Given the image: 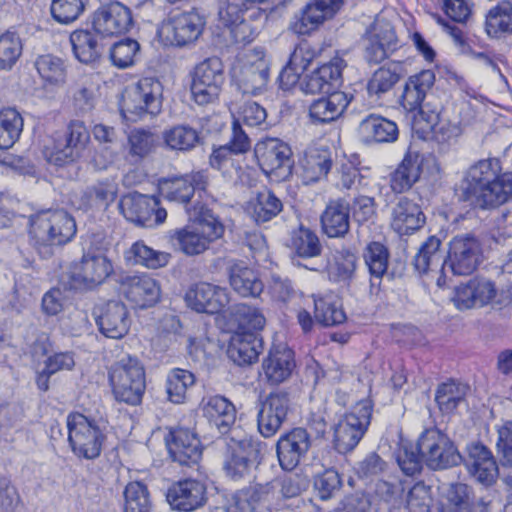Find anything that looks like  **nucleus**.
Returning <instances> with one entry per match:
<instances>
[{"label":"nucleus","mask_w":512,"mask_h":512,"mask_svg":"<svg viewBox=\"0 0 512 512\" xmlns=\"http://www.w3.org/2000/svg\"><path fill=\"white\" fill-rule=\"evenodd\" d=\"M30 244L44 258L53 254L54 246H62L75 236V220L64 210H43L29 218Z\"/></svg>","instance_id":"nucleus-1"},{"label":"nucleus","mask_w":512,"mask_h":512,"mask_svg":"<svg viewBox=\"0 0 512 512\" xmlns=\"http://www.w3.org/2000/svg\"><path fill=\"white\" fill-rule=\"evenodd\" d=\"M190 223L175 232V238L181 251L187 255L204 252L209 244L223 234L222 224L211 210L203 205L186 207Z\"/></svg>","instance_id":"nucleus-2"},{"label":"nucleus","mask_w":512,"mask_h":512,"mask_svg":"<svg viewBox=\"0 0 512 512\" xmlns=\"http://www.w3.org/2000/svg\"><path fill=\"white\" fill-rule=\"evenodd\" d=\"M109 381L116 400L130 405L141 402L146 387L145 370L136 357L126 355L112 364Z\"/></svg>","instance_id":"nucleus-3"},{"label":"nucleus","mask_w":512,"mask_h":512,"mask_svg":"<svg viewBox=\"0 0 512 512\" xmlns=\"http://www.w3.org/2000/svg\"><path fill=\"white\" fill-rule=\"evenodd\" d=\"M162 107V85L151 77L140 79L127 87L120 101V111L124 119L137 122L146 115H157Z\"/></svg>","instance_id":"nucleus-4"},{"label":"nucleus","mask_w":512,"mask_h":512,"mask_svg":"<svg viewBox=\"0 0 512 512\" xmlns=\"http://www.w3.org/2000/svg\"><path fill=\"white\" fill-rule=\"evenodd\" d=\"M262 50L240 53L230 68L231 84L243 94H257L268 82L269 69Z\"/></svg>","instance_id":"nucleus-5"},{"label":"nucleus","mask_w":512,"mask_h":512,"mask_svg":"<svg viewBox=\"0 0 512 512\" xmlns=\"http://www.w3.org/2000/svg\"><path fill=\"white\" fill-rule=\"evenodd\" d=\"M372 412V401L362 399L339 421L334 432V444L339 453H348L359 444L368 430Z\"/></svg>","instance_id":"nucleus-6"},{"label":"nucleus","mask_w":512,"mask_h":512,"mask_svg":"<svg viewBox=\"0 0 512 512\" xmlns=\"http://www.w3.org/2000/svg\"><path fill=\"white\" fill-rule=\"evenodd\" d=\"M481 245L471 235L454 237L450 242L447 259L442 263L440 275L437 278V286L446 285V269L449 268L453 275H470L478 267L481 261Z\"/></svg>","instance_id":"nucleus-7"},{"label":"nucleus","mask_w":512,"mask_h":512,"mask_svg":"<svg viewBox=\"0 0 512 512\" xmlns=\"http://www.w3.org/2000/svg\"><path fill=\"white\" fill-rule=\"evenodd\" d=\"M68 441L73 453L84 459L97 458L105 436L96 422L81 413L67 416Z\"/></svg>","instance_id":"nucleus-8"},{"label":"nucleus","mask_w":512,"mask_h":512,"mask_svg":"<svg viewBox=\"0 0 512 512\" xmlns=\"http://www.w3.org/2000/svg\"><path fill=\"white\" fill-rule=\"evenodd\" d=\"M418 449L426 465L433 470L454 467L463 460L450 438L437 428L427 429L421 434Z\"/></svg>","instance_id":"nucleus-9"},{"label":"nucleus","mask_w":512,"mask_h":512,"mask_svg":"<svg viewBox=\"0 0 512 512\" xmlns=\"http://www.w3.org/2000/svg\"><path fill=\"white\" fill-rule=\"evenodd\" d=\"M224 83V64L219 57H210L195 67L191 93L194 100L205 105L218 99Z\"/></svg>","instance_id":"nucleus-10"},{"label":"nucleus","mask_w":512,"mask_h":512,"mask_svg":"<svg viewBox=\"0 0 512 512\" xmlns=\"http://www.w3.org/2000/svg\"><path fill=\"white\" fill-rule=\"evenodd\" d=\"M364 58L370 64H378L398 48V38L393 25L377 17L363 36Z\"/></svg>","instance_id":"nucleus-11"},{"label":"nucleus","mask_w":512,"mask_h":512,"mask_svg":"<svg viewBox=\"0 0 512 512\" xmlns=\"http://www.w3.org/2000/svg\"><path fill=\"white\" fill-rule=\"evenodd\" d=\"M255 155L264 173L275 176L278 180H285L292 173V159L290 147L276 138L267 139L258 143Z\"/></svg>","instance_id":"nucleus-12"},{"label":"nucleus","mask_w":512,"mask_h":512,"mask_svg":"<svg viewBox=\"0 0 512 512\" xmlns=\"http://www.w3.org/2000/svg\"><path fill=\"white\" fill-rule=\"evenodd\" d=\"M112 272L113 265L105 255L88 252L71 265L69 277L74 288H93Z\"/></svg>","instance_id":"nucleus-13"},{"label":"nucleus","mask_w":512,"mask_h":512,"mask_svg":"<svg viewBox=\"0 0 512 512\" xmlns=\"http://www.w3.org/2000/svg\"><path fill=\"white\" fill-rule=\"evenodd\" d=\"M120 209L124 217L139 226L153 227L162 224L167 217L164 208L159 207V200L142 194H129L122 198Z\"/></svg>","instance_id":"nucleus-14"},{"label":"nucleus","mask_w":512,"mask_h":512,"mask_svg":"<svg viewBox=\"0 0 512 512\" xmlns=\"http://www.w3.org/2000/svg\"><path fill=\"white\" fill-rule=\"evenodd\" d=\"M344 0H311L292 18L289 29L297 35H307L333 18Z\"/></svg>","instance_id":"nucleus-15"},{"label":"nucleus","mask_w":512,"mask_h":512,"mask_svg":"<svg viewBox=\"0 0 512 512\" xmlns=\"http://www.w3.org/2000/svg\"><path fill=\"white\" fill-rule=\"evenodd\" d=\"M204 18L196 11L180 12L172 15L163 24L161 33L172 45L186 46L194 43L202 34Z\"/></svg>","instance_id":"nucleus-16"},{"label":"nucleus","mask_w":512,"mask_h":512,"mask_svg":"<svg viewBox=\"0 0 512 512\" xmlns=\"http://www.w3.org/2000/svg\"><path fill=\"white\" fill-rule=\"evenodd\" d=\"M495 295L496 285L492 280L475 277L456 286L451 301L458 310L464 311L491 304Z\"/></svg>","instance_id":"nucleus-17"},{"label":"nucleus","mask_w":512,"mask_h":512,"mask_svg":"<svg viewBox=\"0 0 512 512\" xmlns=\"http://www.w3.org/2000/svg\"><path fill=\"white\" fill-rule=\"evenodd\" d=\"M290 409V397L285 391L271 392L261 403L257 423L260 434L269 438L277 433Z\"/></svg>","instance_id":"nucleus-18"},{"label":"nucleus","mask_w":512,"mask_h":512,"mask_svg":"<svg viewBox=\"0 0 512 512\" xmlns=\"http://www.w3.org/2000/svg\"><path fill=\"white\" fill-rule=\"evenodd\" d=\"M434 83L435 73L433 70L426 69L411 75L403 87L399 104L406 112H417L425 118L429 114L426 110L428 104L424 106L423 103Z\"/></svg>","instance_id":"nucleus-19"},{"label":"nucleus","mask_w":512,"mask_h":512,"mask_svg":"<svg viewBox=\"0 0 512 512\" xmlns=\"http://www.w3.org/2000/svg\"><path fill=\"white\" fill-rule=\"evenodd\" d=\"M311 447V438L304 428H294L277 441L276 453L283 470L292 471L306 456Z\"/></svg>","instance_id":"nucleus-20"},{"label":"nucleus","mask_w":512,"mask_h":512,"mask_svg":"<svg viewBox=\"0 0 512 512\" xmlns=\"http://www.w3.org/2000/svg\"><path fill=\"white\" fill-rule=\"evenodd\" d=\"M132 25L130 9L117 1L102 5L94 13L93 27L98 34L109 36L125 33Z\"/></svg>","instance_id":"nucleus-21"},{"label":"nucleus","mask_w":512,"mask_h":512,"mask_svg":"<svg viewBox=\"0 0 512 512\" xmlns=\"http://www.w3.org/2000/svg\"><path fill=\"white\" fill-rule=\"evenodd\" d=\"M347 62L341 56H334L328 63H325L305 76L301 82V89L305 93H330L342 84V72Z\"/></svg>","instance_id":"nucleus-22"},{"label":"nucleus","mask_w":512,"mask_h":512,"mask_svg":"<svg viewBox=\"0 0 512 512\" xmlns=\"http://www.w3.org/2000/svg\"><path fill=\"white\" fill-rule=\"evenodd\" d=\"M462 198L481 209L499 207L512 198V173H503L496 180L476 188L475 194L469 193Z\"/></svg>","instance_id":"nucleus-23"},{"label":"nucleus","mask_w":512,"mask_h":512,"mask_svg":"<svg viewBox=\"0 0 512 512\" xmlns=\"http://www.w3.org/2000/svg\"><path fill=\"white\" fill-rule=\"evenodd\" d=\"M226 477L233 481L244 478L249 473L252 458L256 449L247 436L235 439L230 437L226 442Z\"/></svg>","instance_id":"nucleus-24"},{"label":"nucleus","mask_w":512,"mask_h":512,"mask_svg":"<svg viewBox=\"0 0 512 512\" xmlns=\"http://www.w3.org/2000/svg\"><path fill=\"white\" fill-rule=\"evenodd\" d=\"M166 498L174 510L190 512L206 501V487L200 481L185 479L171 485Z\"/></svg>","instance_id":"nucleus-25"},{"label":"nucleus","mask_w":512,"mask_h":512,"mask_svg":"<svg viewBox=\"0 0 512 512\" xmlns=\"http://www.w3.org/2000/svg\"><path fill=\"white\" fill-rule=\"evenodd\" d=\"M167 447L173 461L183 466L197 464L202 456L200 440L187 428H177L170 432Z\"/></svg>","instance_id":"nucleus-26"},{"label":"nucleus","mask_w":512,"mask_h":512,"mask_svg":"<svg viewBox=\"0 0 512 512\" xmlns=\"http://www.w3.org/2000/svg\"><path fill=\"white\" fill-rule=\"evenodd\" d=\"M96 323L104 336L121 339L128 333L131 320L128 309L122 302L109 301L101 309Z\"/></svg>","instance_id":"nucleus-27"},{"label":"nucleus","mask_w":512,"mask_h":512,"mask_svg":"<svg viewBox=\"0 0 512 512\" xmlns=\"http://www.w3.org/2000/svg\"><path fill=\"white\" fill-rule=\"evenodd\" d=\"M263 350L262 339L251 331H234L229 340L226 354L237 365L255 362Z\"/></svg>","instance_id":"nucleus-28"},{"label":"nucleus","mask_w":512,"mask_h":512,"mask_svg":"<svg viewBox=\"0 0 512 512\" xmlns=\"http://www.w3.org/2000/svg\"><path fill=\"white\" fill-rule=\"evenodd\" d=\"M465 465L469 473L480 483L491 485L498 475V466L491 451L481 443L468 447Z\"/></svg>","instance_id":"nucleus-29"},{"label":"nucleus","mask_w":512,"mask_h":512,"mask_svg":"<svg viewBox=\"0 0 512 512\" xmlns=\"http://www.w3.org/2000/svg\"><path fill=\"white\" fill-rule=\"evenodd\" d=\"M358 132L365 144L393 143L399 136L398 126L394 121L375 113L361 120Z\"/></svg>","instance_id":"nucleus-30"},{"label":"nucleus","mask_w":512,"mask_h":512,"mask_svg":"<svg viewBox=\"0 0 512 512\" xmlns=\"http://www.w3.org/2000/svg\"><path fill=\"white\" fill-rule=\"evenodd\" d=\"M350 100L351 98L342 91H334L326 97L314 100L308 110L310 122L318 125L337 120L349 105Z\"/></svg>","instance_id":"nucleus-31"},{"label":"nucleus","mask_w":512,"mask_h":512,"mask_svg":"<svg viewBox=\"0 0 512 512\" xmlns=\"http://www.w3.org/2000/svg\"><path fill=\"white\" fill-rule=\"evenodd\" d=\"M421 207L406 196L399 198L392 210L391 226L400 235H408L425 224Z\"/></svg>","instance_id":"nucleus-32"},{"label":"nucleus","mask_w":512,"mask_h":512,"mask_svg":"<svg viewBox=\"0 0 512 512\" xmlns=\"http://www.w3.org/2000/svg\"><path fill=\"white\" fill-rule=\"evenodd\" d=\"M422 173V157L417 151L410 149L405 153L402 161L389 175V185L394 193H403L418 182Z\"/></svg>","instance_id":"nucleus-33"},{"label":"nucleus","mask_w":512,"mask_h":512,"mask_svg":"<svg viewBox=\"0 0 512 512\" xmlns=\"http://www.w3.org/2000/svg\"><path fill=\"white\" fill-rule=\"evenodd\" d=\"M122 287L126 298L140 308L155 304L160 296L159 285L148 275L127 277Z\"/></svg>","instance_id":"nucleus-34"},{"label":"nucleus","mask_w":512,"mask_h":512,"mask_svg":"<svg viewBox=\"0 0 512 512\" xmlns=\"http://www.w3.org/2000/svg\"><path fill=\"white\" fill-rule=\"evenodd\" d=\"M224 291L221 287L209 283L192 286L185 294L187 305L197 312L217 314L222 310Z\"/></svg>","instance_id":"nucleus-35"},{"label":"nucleus","mask_w":512,"mask_h":512,"mask_svg":"<svg viewBox=\"0 0 512 512\" xmlns=\"http://www.w3.org/2000/svg\"><path fill=\"white\" fill-rule=\"evenodd\" d=\"M321 224L328 237H344L350 228V204L343 198L331 200L322 213Z\"/></svg>","instance_id":"nucleus-36"},{"label":"nucleus","mask_w":512,"mask_h":512,"mask_svg":"<svg viewBox=\"0 0 512 512\" xmlns=\"http://www.w3.org/2000/svg\"><path fill=\"white\" fill-rule=\"evenodd\" d=\"M318 56V51L307 41L301 42L292 52L287 66L281 71L279 81L284 89L296 83L302 73Z\"/></svg>","instance_id":"nucleus-37"},{"label":"nucleus","mask_w":512,"mask_h":512,"mask_svg":"<svg viewBox=\"0 0 512 512\" xmlns=\"http://www.w3.org/2000/svg\"><path fill=\"white\" fill-rule=\"evenodd\" d=\"M229 282L233 290L243 297H258L264 288L256 271L244 261H237L230 266Z\"/></svg>","instance_id":"nucleus-38"},{"label":"nucleus","mask_w":512,"mask_h":512,"mask_svg":"<svg viewBox=\"0 0 512 512\" xmlns=\"http://www.w3.org/2000/svg\"><path fill=\"white\" fill-rule=\"evenodd\" d=\"M265 317L258 308L245 303H237L228 308L226 330L251 331L260 330L265 325Z\"/></svg>","instance_id":"nucleus-39"},{"label":"nucleus","mask_w":512,"mask_h":512,"mask_svg":"<svg viewBox=\"0 0 512 512\" xmlns=\"http://www.w3.org/2000/svg\"><path fill=\"white\" fill-rule=\"evenodd\" d=\"M500 162L496 158L479 160L470 166L462 182V197L469 193L475 194V189L496 180L501 174Z\"/></svg>","instance_id":"nucleus-40"},{"label":"nucleus","mask_w":512,"mask_h":512,"mask_svg":"<svg viewBox=\"0 0 512 512\" xmlns=\"http://www.w3.org/2000/svg\"><path fill=\"white\" fill-rule=\"evenodd\" d=\"M402 77V67L399 63L390 62L376 69L366 84L370 98L379 100L388 94Z\"/></svg>","instance_id":"nucleus-41"},{"label":"nucleus","mask_w":512,"mask_h":512,"mask_svg":"<svg viewBox=\"0 0 512 512\" xmlns=\"http://www.w3.org/2000/svg\"><path fill=\"white\" fill-rule=\"evenodd\" d=\"M245 211L257 223H265L276 217L283 209L282 201L270 190L258 192L244 206Z\"/></svg>","instance_id":"nucleus-42"},{"label":"nucleus","mask_w":512,"mask_h":512,"mask_svg":"<svg viewBox=\"0 0 512 512\" xmlns=\"http://www.w3.org/2000/svg\"><path fill=\"white\" fill-rule=\"evenodd\" d=\"M473 488L465 483H450L442 494L438 512H466L475 499Z\"/></svg>","instance_id":"nucleus-43"},{"label":"nucleus","mask_w":512,"mask_h":512,"mask_svg":"<svg viewBox=\"0 0 512 512\" xmlns=\"http://www.w3.org/2000/svg\"><path fill=\"white\" fill-rule=\"evenodd\" d=\"M98 35L88 30H76L70 35V43L75 58L85 64L95 62L101 55Z\"/></svg>","instance_id":"nucleus-44"},{"label":"nucleus","mask_w":512,"mask_h":512,"mask_svg":"<svg viewBox=\"0 0 512 512\" xmlns=\"http://www.w3.org/2000/svg\"><path fill=\"white\" fill-rule=\"evenodd\" d=\"M469 386L449 380L440 384L435 393V401L443 414H452L459 405L465 402Z\"/></svg>","instance_id":"nucleus-45"},{"label":"nucleus","mask_w":512,"mask_h":512,"mask_svg":"<svg viewBox=\"0 0 512 512\" xmlns=\"http://www.w3.org/2000/svg\"><path fill=\"white\" fill-rule=\"evenodd\" d=\"M357 257L348 250H336L327 255L325 271L331 281L350 280L356 270Z\"/></svg>","instance_id":"nucleus-46"},{"label":"nucleus","mask_w":512,"mask_h":512,"mask_svg":"<svg viewBox=\"0 0 512 512\" xmlns=\"http://www.w3.org/2000/svg\"><path fill=\"white\" fill-rule=\"evenodd\" d=\"M294 367L293 352L290 349L275 350L269 353L263 363L264 373L269 382L278 384L286 380Z\"/></svg>","instance_id":"nucleus-47"},{"label":"nucleus","mask_w":512,"mask_h":512,"mask_svg":"<svg viewBox=\"0 0 512 512\" xmlns=\"http://www.w3.org/2000/svg\"><path fill=\"white\" fill-rule=\"evenodd\" d=\"M162 139L169 149L188 152L199 144L200 133L189 125L179 124L166 129L162 133Z\"/></svg>","instance_id":"nucleus-48"},{"label":"nucleus","mask_w":512,"mask_h":512,"mask_svg":"<svg viewBox=\"0 0 512 512\" xmlns=\"http://www.w3.org/2000/svg\"><path fill=\"white\" fill-rule=\"evenodd\" d=\"M171 255L154 250L142 241L135 242L125 253L126 260L133 265H142L149 269H158L168 264Z\"/></svg>","instance_id":"nucleus-49"},{"label":"nucleus","mask_w":512,"mask_h":512,"mask_svg":"<svg viewBox=\"0 0 512 512\" xmlns=\"http://www.w3.org/2000/svg\"><path fill=\"white\" fill-rule=\"evenodd\" d=\"M206 177L203 172H194L181 178L174 179L165 194L170 201L187 204L196 189H204Z\"/></svg>","instance_id":"nucleus-50"},{"label":"nucleus","mask_w":512,"mask_h":512,"mask_svg":"<svg viewBox=\"0 0 512 512\" xmlns=\"http://www.w3.org/2000/svg\"><path fill=\"white\" fill-rule=\"evenodd\" d=\"M288 247L301 258L316 257L321 254V244L318 236L311 229L300 225L292 230Z\"/></svg>","instance_id":"nucleus-51"},{"label":"nucleus","mask_w":512,"mask_h":512,"mask_svg":"<svg viewBox=\"0 0 512 512\" xmlns=\"http://www.w3.org/2000/svg\"><path fill=\"white\" fill-rule=\"evenodd\" d=\"M23 126V117L15 108L0 110V149H9L18 141Z\"/></svg>","instance_id":"nucleus-52"},{"label":"nucleus","mask_w":512,"mask_h":512,"mask_svg":"<svg viewBox=\"0 0 512 512\" xmlns=\"http://www.w3.org/2000/svg\"><path fill=\"white\" fill-rule=\"evenodd\" d=\"M363 258L371 276V285H379L388 269L389 251L387 247L377 241L369 243L363 252Z\"/></svg>","instance_id":"nucleus-53"},{"label":"nucleus","mask_w":512,"mask_h":512,"mask_svg":"<svg viewBox=\"0 0 512 512\" xmlns=\"http://www.w3.org/2000/svg\"><path fill=\"white\" fill-rule=\"evenodd\" d=\"M441 241L436 236H430L419 248L414 257V267L420 274L433 271L434 267L440 266L445 261L440 252Z\"/></svg>","instance_id":"nucleus-54"},{"label":"nucleus","mask_w":512,"mask_h":512,"mask_svg":"<svg viewBox=\"0 0 512 512\" xmlns=\"http://www.w3.org/2000/svg\"><path fill=\"white\" fill-rule=\"evenodd\" d=\"M314 313L318 322L325 326H334L346 320V314L332 294L314 298Z\"/></svg>","instance_id":"nucleus-55"},{"label":"nucleus","mask_w":512,"mask_h":512,"mask_svg":"<svg viewBox=\"0 0 512 512\" xmlns=\"http://www.w3.org/2000/svg\"><path fill=\"white\" fill-rule=\"evenodd\" d=\"M158 140V136L150 130L134 129L128 134V155L138 162L155 150Z\"/></svg>","instance_id":"nucleus-56"},{"label":"nucleus","mask_w":512,"mask_h":512,"mask_svg":"<svg viewBox=\"0 0 512 512\" xmlns=\"http://www.w3.org/2000/svg\"><path fill=\"white\" fill-rule=\"evenodd\" d=\"M331 166L332 161L325 153L309 152L301 162L303 183L308 185L319 181L328 174Z\"/></svg>","instance_id":"nucleus-57"},{"label":"nucleus","mask_w":512,"mask_h":512,"mask_svg":"<svg viewBox=\"0 0 512 512\" xmlns=\"http://www.w3.org/2000/svg\"><path fill=\"white\" fill-rule=\"evenodd\" d=\"M117 192V183L112 179H105L88 187L82 199L88 207L106 208L110 203L114 202Z\"/></svg>","instance_id":"nucleus-58"},{"label":"nucleus","mask_w":512,"mask_h":512,"mask_svg":"<svg viewBox=\"0 0 512 512\" xmlns=\"http://www.w3.org/2000/svg\"><path fill=\"white\" fill-rule=\"evenodd\" d=\"M426 121L430 124L433 136L439 143L454 142L463 132L459 122L445 118L440 110L431 111V114L427 115Z\"/></svg>","instance_id":"nucleus-59"},{"label":"nucleus","mask_w":512,"mask_h":512,"mask_svg":"<svg viewBox=\"0 0 512 512\" xmlns=\"http://www.w3.org/2000/svg\"><path fill=\"white\" fill-rule=\"evenodd\" d=\"M243 13L236 9L229 10L226 2V27L230 30L231 39L233 43L245 46L255 39L257 31L242 18Z\"/></svg>","instance_id":"nucleus-60"},{"label":"nucleus","mask_w":512,"mask_h":512,"mask_svg":"<svg viewBox=\"0 0 512 512\" xmlns=\"http://www.w3.org/2000/svg\"><path fill=\"white\" fill-rule=\"evenodd\" d=\"M89 139V134L81 121H72L65 135V145L59 151L58 159L62 157L66 161H73L79 155V150L84 147Z\"/></svg>","instance_id":"nucleus-61"},{"label":"nucleus","mask_w":512,"mask_h":512,"mask_svg":"<svg viewBox=\"0 0 512 512\" xmlns=\"http://www.w3.org/2000/svg\"><path fill=\"white\" fill-rule=\"evenodd\" d=\"M195 383V376L188 370L173 369L166 380V392L168 399L176 404L183 403L186 399L188 388Z\"/></svg>","instance_id":"nucleus-62"},{"label":"nucleus","mask_w":512,"mask_h":512,"mask_svg":"<svg viewBox=\"0 0 512 512\" xmlns=\"http://www.w3.org/2000/svg\"><path fill=\"white\" fill-rule=\"evenodd\" d=\"M485 29L491 37H499L503 33H511L512 6L509 3H502L490 9L486 16Z\"/></svg>","instance_id":"nucleus-63"},{"label":"nucleus","mask_w":512,"mask_h":512,"mask_svg":"<svg viewBox=\"0 0 512 512\" xmlns=\"http://www.w3.org/2000/svg\"><path fill=\"white\" fill-rule=\"evenodd\" d=\"M124 512H151L147 487L141 482H130L124 491Z\"/></svg>","instance_id":"nucleus-64"}]
</instances>
